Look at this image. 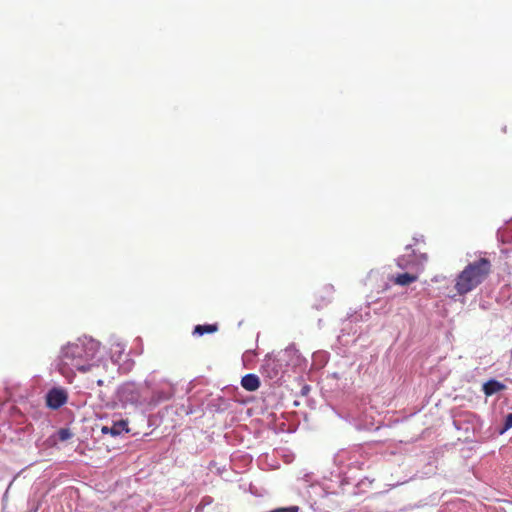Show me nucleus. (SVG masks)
Instances as JSON below:
<instances>
[{
  "instance_id": "2eb2a0df",
  "label": "nucleus",
  "mask_w": 512,
  "mask_h": 512,
  "mask_svg": "<svg viewBox=\"0 0 512 512\" xmlns=\"http://www.w3.org/2000/svg\"><path fill=\"white\" fill-rule=\"evenodd\" d=\"M411 249V246L410 245H407L406 246V250L409 251Z\"/></svg>"
},
{
  "instance_id": "39448f33",
  "label": "nucleus",
  "mask_w": 512,
  "mask_h": 512,
  "mask_svg": "<svg viewBox=\"0 0 512 512\" xmlns=\"http://www.w3.org/2000/svg\"><path fill=\"white\" fill-rule=\"evenodd\" d=\"M241 385L247 391H256L260 386L259 377L255 374H246L241 379Z\"/></svg>"
},
{
  "instance_id": "4468645a",
  "label": "nucleus",
  "mask_w": 512,
  "mask_h": 512,
  "mask_svg": "<svg viewBox=\"0 0 512 512\" xmlns=\"http://www.w3.org/2000/svg\"><path fill=\"white\" fill-rule=\"evenodd\" d=\"M104 384V381L101 378L97 379V385L102 386Z\"/></svg>"
},
{
  "instance_id": "9d476101",
  "label": "nucleus",
  "mask_w": 512,
  "mask_h": 512,
  "mask_svg": "<svg viewBox=\"0 0 512 512\" xmlns=\"http://www.w3.org/2000/svg\"><path fill=\"white\" fill-rule=\"evenodd\" d=\"M58 434H59V439L61 441L68 440L71 437V435H72L70 430L69 429H65V428L60 429Z\"/></svg>"
},
{
  "instance_id": "0eeeda50",
  "label": "nucleus",
  "mask_w": 512,
  "mask_h": 512,
  "mask_svg": "<svg viewBox=\"0 0 512 512\" xmlns=\"http://www.w3.org/2000/svg\"><path fill=\"white\" fill-rule=\"evenodd\" d=\"M417 279H418V276L415 274L402 273V274H398L397 276H395L392 279V281L394 282V284L399 285V286H408L411 283L417 281Z\"/></svg>"
},
{
  "instance_id": "423d86ee",
  "label": "nucleus",
  "mask_w": 512,
  "mask_h": 512,
  "mask_svg": "<svg viewBox=\"0 0 512 512\" xmlns=\"http://www.w3.org/2000/svg\"><path fill=\"white\" fill-rule=\"evenodd\" d=\"M506 387L504 384L497 380H489L483 385V392L486 396H491L497 392L504 390Z\"/></svg>"
},
{
  "instance_id": "1a4fd4ad",
  "label": "nucleus",
  "mask_w": 512,
  "mask_h": 512,
  "mask_svg": "<svg viewBox=\"0 0 512 512\" xmlns=\"http://www.w3.org/2000/svg\"><path fill=\"white\" fill-rule=\"evenodd\" d=\"M218 324H205V325H196L193 333L199 336H202L206 333L211 334L218 331Z\"/></svg>"
},
{
  "instance_id": "9b49d317",
  "label": "nucleus",
  "mask_w": 512,
  "mask_h": 512,
  "mask_svg": "<svg viewBox=\"0 0 512 512\" xmlns=\"http://www.w3.org/2000/svg\"><path fill=\"white\" fill-rule=\"evenodd\" d=\"M269 512H299L298 506L283 507L271 510Z\"/></svg>"
},
{
  "instance_id": "6e6552de",
  "label": "nucleus",
  "mask_w": 512,
  "mask_h": 512,
  "mask_svg": "<svg viewBox=\"0 0 512 512\" xmlns=\"http://www.w3.org/2000/svg\"><path fill=\"white\" fill-rule=\"evenodd\" d=\"M123 431L129 432L128 422L126 420H119L113 423V425L109 428V434L112 436H118Z\"/></svg>"
},
{
  "instance_id": "7ed1b4c3",
  "label": "nucleus",
  "mask_w": 512,
  "mask_h": 512,
  "mask_svg": "<svg viewBox=\"0 0 512 512\" xmlns=\"http://www.w3.org/2000/svg\"><path fill=\"white\" fill-rule=\"evenodd\" d=\"M68 399L67 392L62 388H52L46 395V405L51 409H59Z\"/></svg>"
},
{
  "instance_id": "20e7f679",
  "label": "nucleus",
  "mask_w": 512,
  "mask_h": 512,
  "mask_svg": "<svg viewBox=\"0 0 512 512\" xmlns=\"http://www.w3.org/2000/svg\"><path fill=\"white\" fill-rule=\"evenodd\" d=\"M426 261V254H420L416 257L414 250H411V253L404 254L398 258L397 265L402 269H406L416 265H422Z\"/></svg>"
},
{
  "instance_id": "f257e3e1",
  "label": "nucleus",
  "mask_w": 512,
  "mask_h": 512,
  "mask_svg": "<svg viewBox=\"0 0 512 512\" xmlns=\"http://www.w3.org/2000/svg\"><path fill=\"white\" fill-rule=\"evenodd\" d=\"M99 350V343L93 340L69 343L59 357L58 370L69 381L76 375V371L85 373L104 369L98 361H95Z\"/></svg>"
},
{
  "instance_id": "ddd939ff",
  "label": "nucleus",
  "mask_w": 512,
  "mask_h": 512,
  "mask_svg": "<svg viewBox=\"0 0 512 512\" xmlns=\"http://www.w3.org/2000/svg\"><path fill=\"white\" fill-rule=\"evenodd\" d=\"M109 428H110V427H108V426H103V427H102V429H101V432H102L103 434H109Z\"/></svg>"
},
{
  "instance_id": "f8f14e48",
  "label": "nucleus",
  "mask_w": 512,
  "mask_h": 512,
  "mask_svg": "<svg viewBox=\"0 0 512 512\" xmlns=\"http://www.w3.org/2000/svg\"><path fill=\"white\" fill-rule=\"evenodd\" d=\"M512 428V413H509L506 418H505V422H504V429L503 431H506L508 429Z\"/></svg>"
},
{
  "instance_id": "f03ea898",
  "label": "nucleus",
  "mask_w": 512,
  "mask_h": 512,
  "mask_svg": "<svg viewBox=\"0 0 512 512\" xmlns=\"http://www.w3.org/2000/svg\"><path fill=\"white\" fill-rule=\"evenodd\" d=\"M491 262L486 258H480L469 263L455 279V289L458 295L463 296L479 286L489 276Z\"/></svg>"
}]
</instances>
